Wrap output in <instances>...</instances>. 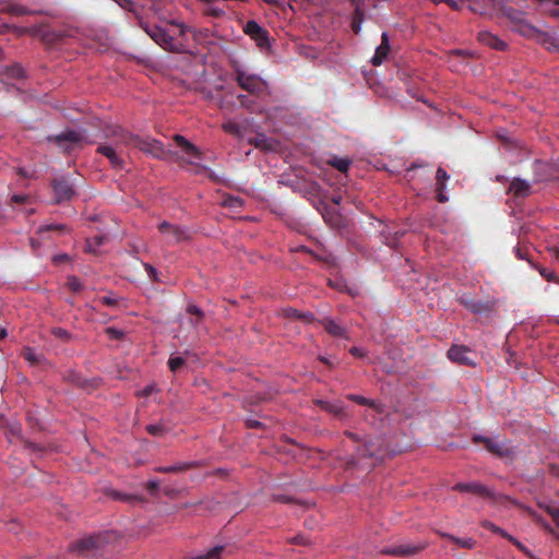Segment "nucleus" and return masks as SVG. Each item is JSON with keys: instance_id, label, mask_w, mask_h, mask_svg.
I'll use <instances>...</instances> for the list:
<instances>
[{"instance_id": "1", "label": "nucleus", "mask_w": 559, "mask_h": 559, "mask_svg": "<svg viewBox=\"0 0 559 559\" xmlns=\"http://www.w3.org/2000/svg\"><path fill=\"white\" fill-rule=\"evenodd\" d=\"M121 142L126 143V146H134L140 151L152 155L159 159H166L171 154L170 151H166L160 141L152 138H141L134 135L126 130H118Z\"/></svg>"}, {"instance_id": "2", "label": "nucleus", "mask_w": 559, "mask_h": 559, "mask_svg": "<svg viewBox=\"0 0 559 559\" xmlns=\"http://www.w3.org/2000/svg\"><path fill=\"white\" fill-rule=\"evenodd\" d=\"M234 80L238 86L259 98H263L270 95L269 84L260 75L250 73L238 64L234 66Z\"/></svg>"}, {"instance_id": "3", "label": "nucleus", "mask_w": 559, "mask_h": 559, "mask_svg": "<svg viewBox=\"0 0 559 559\" xmlns=\"http://www.w3.org/2000/svg\"><path fill=\"white\" fill-rule=\"evenodd\" d=\"M474 443H483L486 450L492 455L503 459L506 461H513L515 456V449L506 439L499 440L497 438L484 437L480 435H474L472 437Z\"/></svg>"}, {"instance_id": "4", "label": "nucleus", "mask_w": 559, "mask_h": 559, "mask_svg": "<svg viewBox=\"0 0 559 559\" xmlns=\"http://www.w3.org/2000/svg\"><path fill=\"white\" fill-rule=\"evenodd\" d=\"M118 130H122L119 127L112 131V143H103L97 146V153L106 156L109 159V163L112 168L121 169L124 165L123 155V146L126 143L121 142V138L119 136Z\"/></svg>"}, {"instance_id": "5", "label": "nucleus", "mask_w": 559, "mask_h": 559, "mask_svg": "<svg viewBox=\"0 0 559 559\" xmlns=\"http://www.w3.org/2000/svg\"><path fill=\"white\" fill-rule=\"evenodd\" d=\"M452 489L460 492H468L484 499H489L493 503H502L509 499L503 495L492 491L490 488L478 481L457 483L452 487Z\"/></svg>"}, {"instance_id": "6", "label": "nucleus", "mask_w": 559, "mask_h": 559, "mask_svg": "<svg viewBox=\"0 0 559 559\" xmlns=\"http://www.w3.org/2000/svg\"><path fill=\"white\" fill-rule=\"evenodd\" d=\"M145 32L147 35L160 47H163L166 50H174L175 49V39L168 33L157 25L153 26H146Z\"/></svg>"}, {"instance_id": "7", "label": "nucleus", "mask_w": 559, "mask_h": 559, "mask_svg": "<svg viewBox=\"0 0 559 559\" xmlns=\"http://www.w3.org/2000/svg\"><path fill=\"white\" fill-rule=\"evenodd\" d=\"M471 355V348L464 345H453L448 350V357L451 361L468 367L476 365L474 358Z\"/></svg>"}, {"instance_id": "8", "label": "nucleus", "mask_w": 559, "mask_h": 559, "mask_svg": "<svg viewBox=\"0 0 559 559\" xmlns=\"http://www.w3.org/2000/svg\"><path fill=\"white\" fill-rule=\"evenodd\" d=\"M83 136L80 132L68 130L56 136H49V141H55L64 152H70L72 145L82 141Z\"/></svg>"}, {"instance_id": "9", "label": "nucleus", "mask_w": 559, "mask_h": 559, "mask_svg": "<svg viewBox=\"0 0 559 559\" xmlns=\"http://www.w3.org/2000/svg\"><path fill=\"white\" fill-rule=\"evenodd\" d=\"M52 189L55 191L56 203H61L63 201L70 200L74 190L70 181L66 178H56L52 180Z\"/></svg>"}, {"instance_id": "10", "label": "nucleus", "mask_w": 559, "mask_h": 559, "mask_svg": "<svg viewBox=\"0 0 559 559\" xmlns=\"http://www.w3.org/2000/svg\"><path fill=\"white\" fill-rule=\"evenodd\" d=\"M532 185L521 178H513L509 185L508 193L514 199H525L532 194Z\"/></svg>"}, {"instance_id": "11", "label": "nucleus", "mask_w": 559, "mask_h": 559, "mask_svg": "<svg viewBox=\"0 0 559 559\" xmlns=\"http://www.w3.org/2000/svg\"><path fill=\"white\" fill-rule=\"evenodd\" d=\"M319 324L324 328L326 333H329L333 337H341L348 340L349 335L344 326H342L338 322H336L331 317H324L320 319Z\"/></svg>"}, {"instance_id": "12", "label": "nucleus", "mask_w": 559, "mask_h": 559, "mask_svg": "<svg viewBox=\"0 0 559 559\" xmlns=\"http://www.w3.org/2000/svg\"><path fill=\"white\" fill-rule=\"evenodd\" d=\"M459 301L467 310L476 314H483L489 312L491 307L488 302L475 299L468 295H463L459 298Z\"/></svg>"}, {"instance_id": "13", "label": "nucleus", "mask_w": 559, "mask_h": 559, "mask_svg": "<svg viewBox=\"0 0 559 559\" xmlns=\"http://www.w3.org/2000/svg\"><path fill=\"white\" fill-rule=\"evenodd\" d=\"M158 230L162 234L168 235L169 241L171 242H180L188 238L187 231L177 225H171L167 222H163L158 225Z\"/></svg>"}, {"instance_id": "14", "label": "nucleus", "mask_w": 559, "mask_h": 559, "mask_svg": "<svg viewBox=\"0 0 559 559\" xmlns=\"http://www.w3.org/2000/svg\"><path fill=\"white\" fill-rule=\"evenodd\" d=\"M357 457L360 459H374L377 462L383 459V453L380 447L372 441H365L362 447L357 449Z\"/></svg>"}, {"instance_id": "15", "label": "nucleus", "mask_w": 559, "mask_h": 559, "mask_svg": "<svg viewBox=\"0 0 559 559\" xmlns=\"http://www.w3.org/2000/svg\"><path fill=\"white\" fill-rule=\"evenodd\" d=\"M391 50L389 35L383 32L381 35V44L376 48L374 55L371 59V63L374 67H378L383 63V61L388 58V55Z\"/></svg>"}, {"instance_id": "16", "label": "nucleus", "mask_w": 559, "mask_h": 559, "mask_svg": "<svg viewBox=\"0 0 559 559\" xmlns=\"http://www.w3.org/2000/svg\"><path fill=\"white\" fill-rule=\"evenodd\" d=\"M424 545H411V544H404L399 546H393L385 548L383 550V554L385 555H392V556H401V557H407L417 554L419 550L424 549Z\"/></svg>"}, {"instance_id": "17", "label": "nucleus", "mask_w": 559, "mask_h": 559, "mask_svg": "<svg viewBox=\"0 0 559 559\" xmlns=\"http://www.w3.org/2000/svg\"><path fill=\"white\" fill-rule=\"evenodd\" d=\"M175 143L181 147V150L193 159H200L202 152L185 136L180 134L174 135Z\"/></svg>"}, {"instance_id": "18", "label": "nucleus", "mask_w": 559, "mask_h": 559, "mask_svg": "<svg viewBox=\"0 0 559 559\" xmlns=\"http://www.w3.org/2000/svg\"><path fill=\"white\" fill-rule=\"evenodd\" d=\"M102 544V536L100 535H93L85 538H82L78 542H75L72 545V549L76 550L79 552H84L91 549H96Z\"/></svg>"}, {"instance_id": "19", "label": "nucleus", "mask_w": 559, "mask_h": 559, "mask_svg": "<svg viewBox=\"0 0 559 559\" xmlns=\"http://www.w3.org/2000/svg\"><path fill=\"white\" fill-rule=\"evenodd\" d=\"M317 404L325 412L334 415L340 419L347 418V413L344 408L343 403L341 402H329V401H318Z\"/></svg>"}, {"instance_id": "20", "label": "nucleus", "mask_w": 559, "mask_h": 559, "mask_svg": "<svg viewBox=\"0 0 559 559\" xmlns=\"http://www.w3.org/2000/svg\"><path fill=\"white\" fill-rule=\"evenodd\" d=\"M480 525H481L484 528H486V530H488V531H490V532H492V533H495V534H498V535H500L501 537H503V538L508 539V540H509V542H511L513 545H515L518 548H521V547H522L521 543H520L516 538H514L513 536H511L507 531H504L503 528L499 527V526H498V525H496L495 523H492V522H490V521H488V520H484V521H481Z\"/></svg>"}, {"instance_id": "21", "label": "nucleus", "mask_w": 559, "mask_h": 559, "mask_svg": "<svg viewBox=\"0 0 559 559\" xmlns=\"http://www.w3.org/2000/svg\"><path fill=\"white\" fill-rule=\"evenodd\" d=\"M478 39L483 44H485L493 49H497V50H504L507 47V44L503 40H501L498 36L493 35L491 33H488V32L479 33Z\"/></svg>"}, {"instance_id": "22", "label": "nucleus", "mask_w": 559, "mask_h": 559, "mask_svg": "<svg viewBox=\"0 0 559 559\" xmlns=\"http://www.w3.org/2000/svg\"><path fill=\"white\" fill-rule=\"evenodd\" d=\"M245 33L255 40L266 39L267 32L263 29L255 21H248L245 25Z\"/></svg>"}, {"instance_id": "23", "label": "nucleus", "mask_w": 559, "mask_h": 559, "mask_svg": "<svg viewBox=\"0 0 559 559\" xmlns=\"http://www.w3.org/2000/svg\"><path fill=\"white\" fill-rule=\"evenodd\" d=\"M36 34H38L44 41L48 43V44H55V43H58L60 41L64 34L61 33V32H56V31H51L49 29L48 27L46 26H40L37 31H36Z\"/></svg>"}, {"instance_id": "24", "label": "nucleus", "mask_w": 559, "mask_h": 559, "mask_svg": "<svg viewBox=\"0 0 559 559\" xmlns=\"http://www.w3.org/2000/svg\"><path fill=\"white\" fill-rule=\"evenodd\" d=\"M349 401H353L359 405H365V406H369L371 408H373L377 413H383V406L381 404H378L376 401L373 400H369V399H366L361 395H357V394H348L346 396Z\"/></svg>"}, {"instance_id": "25", "label": "nucleus", "mask_w": 559, "mask_h": 559, "mask_svg": "<svg viewBox=\"0 0 559 559\" xmlns=\"http://www.w3.org/2000/svg\"><path fill=\"white\" fill-rule=\"evenodd\" d=\"M440 536L447 539H450L453 542L456 546L464 548V549H473L476 545L475 539L468 537V538H460L455 537L454 535H451L449 533H440Z\"/></svg>"}, {"instance_id": "26", "label": "nucleus", "mask_w": 559, "mask_h": 559, "mask_svg": "<svg viewBox=\"0 0 559 559\" xmlns=\"http://www.w3.org/2000/svg\"><path fill=\"white\" fill-rule=\"evenodd\" d=\"M194 466V463L187 462V463H177L169 466H158L155 468L158 473H180L187 469H190Z\"/></svg>"}, {"instance_id": "27", "label": "nucleus", "mask_w": 559, "mask_h": 559, "mask_svg": "<svg viewBox=\"0 0 559 559\" xmlns=\"http://www.w3.org/2000/svg\"><path fill=\"white\" fill-rule=\"evenodd\" d=\"M107 496L114 500L123 501V502H128L131 504L142 501V499L138 496L123 493V492H120V491H117L114 489L109 490L107 492Z\"/></svg>"}, {"instance_id": "28", "label": "nucleus", "mask_w": 559, "mask_h": 559, "mask_svg": "<svg viewBox=\"0 0 559 559\" xmlns=\"http://www.w3.org/2000/svg\"><path fill=\"white\" fill-rule=\"evenodd\" d=\"M222 128L226 133H228L237 139L243 138V128L235 121L228 120L223 123Z\"/></svg>"}, {"instance_id": "29", "label": "nucleus", "mask_w": 559, "mask_h": 559, "mask_svg": "<svg viewBox=\"0 0 559 559\" xmlns=\"http://www.w3.org/2000/svg\"><path fill=\"white\" fill-rule=\"evenodd\" d=\"M250 144H253L258 148H262L265 151L273 150V143L270 139H267L263 134H258L255 138L249 140Z\"/></svg>"}, {"instance_id": "30", "label": "nucleus", "mask_w": 559, "mask_h": 559, "mask_svg": "<svg viewBox=\"0 0 559 559\" xmlns=\"http://www.w3.org/2000/svg\"><path fill=\"white\" fill-rule=\"evenodd\" d=\"M23 358L28 361L32 366L39 365L44 361L45 357L41 354L35 353L31 347H26L23 350Z\"/></svg>"}, {"instance_id": "31", "label": "nucleus", "mask_w": 559, "mask_h": 559, "mask_svg": "<svg viewBox=\"0 0 559 559\" xmlns=\"http://www.w3.org/2000/svg\"><path fill=\"white\" fill-rule=\"evenodd\" d=\"M350 164H352V160L349 158H343V157H337V156H333L329 160V165H331L332 167H334L335 169H337L341 173H346L348 170Z\"/></svg>"}, {"instance_id": "32", "label": "nucleus", "mask_w": 559, "mask_h": 559, "mask_svg": "<svg viewBox=\"0 0 559 559\" xmlns=\"http://www.w3.org/2000/svg\"><path fill=\"white\" fill-rule=\"evenodd\" d=\"M48 231H57L59 234H64L69 231V228L64 224H47L39 226L37 230L39 235H44Z\"/></svg>"}, {"instance_id": "33", "label": "nucleus", "mask_w": 559, "mask_h": 559, "mask_svg": "<svg viewBox=\"0 0 559 559\" xmlns=\"http://www.w3.org/2000/svg\"><path fill=\"white\" fill-rule=\"evenodd\" d=\"M224 550L225 546L218 545L210 549L206 554L194 556L192 559H221V555Z\"/></svg>"}, {"instance_id": "34", "label": "nucleus", "mask_w": 559, "mask_h": 559, "mask_svg": "<svg viewBox=\"0 0 559 559\" xmlns=\"http://www.w3.org/2000/svg\"><path fill=\"white\" fill-rule=\"evenodd\" d=\"M106 237L105 236H95L91 239H87L86 241V250L88 252H92V253H96L97 252V248L100 247L104 241H105Z\"/></svg>"}, {"instance_id": "35", "label": "nucleus", "mask_w": 559, "mask_h": 559, "mask_svg": "<svg viewBox=\"0 0 559 559\" xmlns=\"http://www.w3.org/2000/svg\"><path fill=\"white\" fill-rule=\"evenodd\" d=\"M223 205L233 210L242 207L243 200L238 197L228 195L224 199Z\"/></svg>"}, {"instance_id": "36", "label": "nucleus", "mask_w": 559, "mask_h": 559, "mask_svg": "<svg viewBox=\"0 0 559 559\" xmlns=\"http://www.w3.org/2000/svg\"><path fill=\"white\" fill-rule=\"evenodd\" d=\"M539 274L547 281L559 284V276L554 272L543 266H535Z\"/></svg>"}, {"instance_id": "37", "label": "nucleus", "mask_w": 559, "mask_h": 559, "mask_svg": "<svg viewBox=\"0 0 559 559\" xmlns=\"http://www.w3.org/2000/svg\"><path fill=\"white\" fill-rule=\"evenodd\" d=\"M145 429H146L147 433H150L151 436H154V437H163L167 432V429L165 428V426H163L160 424L147 425L145 427Z\"/></svg>"}, {"instance_id": "38", "label": "nucleus", "mask_w": 559, "mask_h": 559, "mask_svg": "<svg viewBox=\"0 0 559 559\" xmlns=\"http://www.w3.org/2000/svg\"><path fill=\"white\" fill-rule=\"evenodd\" d=\"M5 73L9 78L20 79L24 76L23 68L19 63H14L7 68Z\"/></svg>"}, {"instance_id": "39", "label": "nucleus", "mask_w": 559, "mask_h": 559, "mask_svg": "<svg viewBox=\"0 0 559 559\" xmlns=\"http://www.w3.org/2000/svg\"><path fill=\"white\" fill-rule=\"evenodd\" d=\"M448 179H449L448 173L442 167H439L437 169V173H436V181H437V187L436 188L444 189L445 188V181Z\"/></svg>"}, {"instance_id": "40", "label": "nucleus", "mask_w": 559, "mask_h": 559, "mask_svg": "<svg viewBox=\"0 0 559 559\" xmlns=\"http://www.w3.org/2000/svg\"><path fill=\"white\" fill-rule=\"evenodd\" d=\"M7 12L12 14V15H26V14L31 13V11L26 7L21 5V4H10V5H8Z\"/></svg>"}, {"instance_id": "41", "label": "nucleus", "mask_w": 559, "mask_h": 559, "mask_svg": "<svg viewBox=\"0 0 559 559\" xmlns=\"http://www.w3.org/2000/svg\"><path fill=\"white\" fill-rule=\"evenodd\" d=\"M67 286L70 290L74 292V293H79L82 290L83 288V285L82 283L80 282V280L75 276H70L68 277V281H67Z\"/></svg>"}, {"instance_id": "42", "label": "nucleus", "mask_w": 559, "mask_h": 559, "mask_svg": "<svg viewBox=\"0 0 559 559\" xmlns=\"http://www.w3.org/2000/svg\"><path fill=\"white\" fill-rule=\"evenodd\" d=\"M51 334L63 342H69L71 340V334L62 328H53L51 330Z\"/></svg>"}, {"instance_id": "43", "label": "nucleus", "mask_w": 559, "mask_h": 559, "mask_svg": "<svg viewBox=\"0 0 559 559\" xmlns=\"http://www.w3.org/2000/svg\"><path fill=\"white\" fill-rule=\"evenodd\" d=\"M185 364V359L182 357H170L168 360L169 369L176 372L179 368H181Z\"/></svg>"}, {"instance_id": "44", "label": "nucleus", "mask_w": 559, "mask_h": 559, "mask_svg": "<svg viewBox=\"0 0 559 559\" xmlns=\"http://www.w3.org/2000/svg\"><path fill=\"white\" fill-rule=\"evenodd\" d=\"M99 300L107 307H117L120 299L114 294H110L108 296L100 297Z\"/></svg>"}, {"instance_id": "45", "label": "nucleus", "mask_w": 559, "mask_h": 559, "mask_svg": "<svg viewBox=\"0 0 559 559\" xmlns=\"http://www.w3.org/2000/svg\"><path fill=\"white\" fill-rule=\"evenodd\" d=\"M237 99L239 100V104L242 108L253 110V106L255 103H254V100L249 98L247 95L240 94L237 96Z\"/></svg>"}, {"instance_id": "46", "label": "nucleus", "mask_w": 559, "mask_h": 559, "mask_svg": "<svg viewBox=\"0 0 559 559\" xmlns=\"http://www.w3.org/2000/svg\"><path fill=\"white\" fill-rule=\"evenodd\" d=\"M187 312L192 317H197L198 321H202L204 318V312L195 305H189L187 307Z\"/></svg>"}, {"instance_id": "47", "label": "nucleus", "mask_w": 559, "mask_h": 559, "mask_svg": "<svg viewBox=\"0 0 559 559\" xmlns=\"http://www.w3.org/2000/svg\"><path fill=\"white\" fill-rule=\"evenodd\" d=\"M106 334L111 338V340H121L123 337V332L114 328V326H109L106 329Z\"/></svg>"}, {"instance_id": "48", "label": "nucleus", "mask_w": 559, "mask_h": 559, "mask_svg": "<svg viewBox=\"0 0 559 559\" xmlns=\"http://www.w3.org/2000/svg\"><path fill=\"white\" fill-rule=\"evenodd\" d=\"M146 489L151 495H155L159 489V481L158 480H150L146 483Z\"/></svg>"}, {"instance_id": "49", "label": "nucleus", "mask_w": 559, "mask_h": 559, "mask_svg": "<svg viewBox=\"0 0 559 559\" xmlns=\"http://www.w3.org/2000/svg\"><path fill=\"white\" fill-rule=\"evenodd\" d=\"M144 269L145 271L147 272V275L153 280V281H158V277H157V271L154 266H152L151 264L148 263H144Z\"/></svg>"}, {"instance_id": "50", "label": "nucleus", "mask_w": 559, "mask_h": 559, "mask_svg": "<svg viewBox=\"0 0 559 559\" xmlns=\"http://www.w3.org/2000/svg\"><path fill=\"white\" fill-rule=\"evenodd\" d=\"M187 163L193 167L192 171L195 173V174H201V173H204V171L209 170L205 166L200 165V164L195 163L192 159L187 160Z\"/></svg>"}, {"instance_id": "51", "label": "nucleus", "mask_w": 559, "mask_h": 559, "mask_svg": "<svg viewBox=\"0 0 559 559\" xmlns=\"http://www.w3.org/2000/svg\"><path fill=\"white\" fill-rule=\"evenodd\" d=\"M549 515L552 518L557 526H559V509L549 507L547 508Z\"/></svg>"}, {"instance_id": "52", "label": "nucleus", "mask_w": 559, "mask_h": 559, "mask_svg": "<svg viewBox=\"0 0 559 559\" xmlns=\"http://www.w3.org/2000/svg\"><path fill=\"white\" fill-rule=\"evenodd\" d=\"M155 391L154 384L146 385L143 390H141L138 395L142 397L150 396Z\"/></svg>"}, {"instance_id": "53", "label": "nucleus", "mask_w": 559, "mask_h": 559, "mask_svg": "<svg viewBox=\"0 0 559 559\" xmlns=\"http://www.w3.org/2000/svg\"><path fill=\"white\" fill-rule=\"evenodd\" d=\"M285 316L288 317V318L299 319V318H301V312L298 311L297 309L288 308V309L285 310Z\"/></svg>"}, {"instance_id": "54", "label": "nucleus", "mask_w": 559, "mask_h": 559, "mask_svg": "<svg viewBox=\"0 0 559 559\" xmlns=\"http://www.w3.org/2000/svg\"><path fill=\"white\" fill-rule=\"evenodd\" d=\"M224 10L223 9H218V8H211L209 11H207V14L211 15V16H214V17H221L224 15Z\"/></svg>"}, {"instance_id": "55", "label": "nucleus", "mask_w": 559, "mask_h": 559, "mask_svg": "<svg viewBox=\"0 0 559 559\" xmlns=\"http://www.w3.org/2000/svg\"><path fill=\"white\" fill-rule=\"evenodd\" d=\"M443 190L444 189H439V188H436V192H437V200L438 202L440 203H445L448 201V197L443 193Z\"/></svg>"}, {"instance_id": "56", "label": "nucleus", "mask_w": 559, "mask_h": 559, "mask_svg": "<svg viewBox=\"0 0 559 559\" xmlns=\"http://www.w3.org/2000/svg\"><path fill=\"white\" fill-rule=\"evenodd\" d=\"M28 197L27 195H24V194H14L12 198H11V201L13 203H25L27 201Z\"/></svg>"}, {"instance_id": "57", "label": "nucleus", "mask_w": 559, "mask_h": 559, "mask_svg": "<svg viewBox=\"0 0 559 559\" xmlns=\"http://www.w3.org/2000/svg\"><path fill=\"white\" fill-rule=\"evenodd\" d=\"M344 433H345L346 437H348L349 439H352L355 442L364 441L362 438L359 435L355 433V432L346 430Z\"/></svg>"}, {"instance_id": "58", "label": "nucleus", "mask_w": 559, "mask_h": 559, "mask_svg": "<svg viewBox=\"0 0 559 559\" xmlns=\"http://www.w3.org/2000/svg\"><path fill=\"white\" fill-rule=\"evenodd\" d=\"M349 353L355 357H364L365 356V352L361 348L355 347V346L349 349Z\"/></svg>"}, {"instance_id": "59", "label": "nucleus", "mask_w": 559, "mask_h": 559, "mask_svg": "<svg viewBox=\"0 0 559 559\" xmlns=\"http://www.w3.org/2000/svg\"><path fill=\"white\" fill-rule=\"evenodd\" d=\"M444 3H447L453 10L461 9V4L457 0H444Z\"/></svg>"}, {"instance_id": "60", "label": "nucleus", "mask_w": 559, "mask_h": 559, "mask_svg": "<svg viewBox=\"0 0 559 559\" xmlns=\"http://www.w3.org/2000/svg\"><path fill=\"white\" fill-rule=\"evenodd\" d=\"M293 543L295 544H299V545H307L308 544V540L305 536L302 535H297L293 538Z\"/></svg>"}, {"instance_id": "61", "label": "nucleus", "mask_w": 559, "mask_h": 559, "mask_svg": "<svg viewBox=\"0 0 559 559\" xmlns=\"http://www.w3.org/2000/svg\"><path fill=\"white\" fill-rule=\"evenodd\" d=\"M300 320H304V321H307V322H311L314 320V317L312 313L310 312H307V313H302L301 312V318H299Z\"/></svg>"}, {"instance_id": "62", "label": "nucleus", "mask_w": 559, "mask_h": 559, "mask_svg": "<svg viewBox=\"0 0 559 559\" xmlns=\"http://www.w3.org/2000/svg\"><path fill=\"white\" fill-rule=\"evenodd\" d=\"M25 448L31 449L32 451H39L40 448L36 445L35 443H32L29 441H24Z\"/></svg>"}, {"instance_id": "63", "label": "nucleus", "mask_w": 559, "mask_h": 559, "mask_svg": "<svg viewBox=\"0 0 559 559\" xmlns=\"http://www.w3.org/2000/svg\"><path fill=\"white\" fill-rule=\"evenodd\" d=\"M550 251H551L552 257L556 260H559V247H554V248L550 249Z\"/></svg>"}, {"instance_id": "64", "label": "nucleus", "mask_w": 559, "mask_h": 559, "mask_svg": "<svg viewBox=\"0 0 559 559\" xmlns=\"http://www.w3.org/2000/svg\"><path fill=\"white\" fill-rule=\"evenodd\" d=\"M550 471L552 475L559 477V465H551Z\"/></svg>"}]
</instances>
